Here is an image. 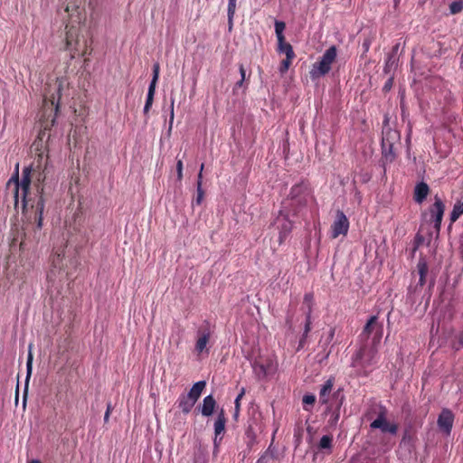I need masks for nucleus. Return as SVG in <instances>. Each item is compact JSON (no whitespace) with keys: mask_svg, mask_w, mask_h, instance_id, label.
Here are the masks:
<instances>
[{"mask_svg":"<svg viewBox=\"0 0 463 463\" xmlns=\"http://www.w3.org/2000/svg\"><path fill=\"white\" fill-rule=\"evenodd\" d=\"M46 168L47 162L45 163L44 169L37 175L34 183L35 193L33 194L31 191V167H25L23 170L21 181H19L18 172H16V174L8 180L6 184L7 189H12L14 204L17 205L21 198L23 213L28 220L35 222L39 230L43 227V213L44 210L43 184L46 179Z\"/></svg>","mask_w":463,"mask_h":463,"instance_id":"obj_1","label":"nucleus"},{"mask_svg":"<svg viewBox=\"0 0 463 463\" xmlns=\"http://www.w3.org/2000/svg\"><path fill=\"white\" fill-rule=\"evenodd\" d=\"M78 266L75 258H66L63 251L52 256L51 268L47 272V280L52 283L50 287L62 288L64 283L71 280Z\"/></svg>","mask_w":463,"mask_h":463,"instance_id":"obj_2","label":"nucleus"},{"mask_svg":"<svg viewBox=\"0 0 463 463\" xmlns=\"http://www.w3.org/2000/svg\"><path fill=\"white\" fill-rule=\"evenodd\" d=\"M314 200L312 189L307 182L301 181L294 184L289 191L284 208L297 216L305 210L310 201Z\"/></svg>","mask_w":463,"mask_h":463,"instance_id":"obj_3","label":"nucleus"},{"mask_svg":"<svg viewBox=\"0 0 463 463\" xmlns=\"http://www.w3.org/2000/svg\"><path fill=\"white\" fill-rule=\"evenodd\" d=\"M378 362L377 350L373 346L360 348L352 358V366L361 375H367Z\"/></svg>","mask_w":463,"mask_h":463,"instance_id":"obj_4","label":"nucleus"},{"mask_svg":"<svg viewBox=\"0 0 463 463\" xmlns=\"http://www.w3.org/2000/svg\"><path fill=\"white\" fill-rule=\"evenodd\" d=\"M64 50L70 52L71 60L74 59L76 55L84 56L87 54V41H80L79 27L70 24L65 26Z\"/></svg>","mask_w":463,"mask_h":463,"instance_id":"obj_5","label":"nucleus"},{"mask_svg":"<svg viewBox=\"0 0 463 463\" xmlns=\"http://www.w3.org/2000/svg\"><path fill=\"white\" fill-rule=\"evenodd\" d=\"M337 56V49L335 45L330 46L320 59L312 65L309 71L310 78L317 80L326 75L332 68V64L335 61Z\"/></svg>","mask_w":463,"mask_h":463,"instance_id":"obj_6","label":"nucleus"},{"mask_svg":"<svg viewBox=\"0 0 463 463\" xmlns=\"http://www.w3.org/2000/svg\"><path fill=\"white\" fill-rule=\"evenodd\" d=\"M205 386V381L196 382L187 393H182L179 396L177 405L183 413L188 414L192 411Z\"/></svg>","mask_w":463,"mask_h":463,"instance_id":"obj_7","label":"nucleus"},{"mask_svg":"<svg viewBox=\"0 0 463 463\" xmlns=\"http://www.w3.org/2000/svg\"><path fill=\"white\" fill-rule=\"evenodd\" d=\"M68 85L69 83L67 79L64 77L57 78L52 85H49L50 90L44 97L43 103L44 107H48L49 103L51 107H54V117H56L59 111L60 100L61 99L63 90L68 88Z\"/></svg>","mask_w":463,"mask_h":463,"instance_id":"obj_8","label":"nucleus"},{"mask_svg":"<svg viewBox=\"0 0 463 463\" xmlns=\"http://www.w3.org/2000/svg\"><path fill=\"white\" fill-rule=\"evenodd\" d=\"M253 373L258 379H264L277 372L278 363L273 356L259 357L252 363Z\"/></svg>","mask_w":463,"mask_h":463,"instance_id":"obj_9","label":"nucleus"},{"mask_svg":"<svg viewBox=\"0 0 463 463\" xmlns=\"http://www.w3.org/2000/svg\"><path fill=\"white\" fill-rule=\"evenodd\" d=\"M349 220L343 211H336L335 220L330 227V238L336 239L340 235L345 236L349 230Z\"/></svg>","mask_w":463,"mask_h":463,"instance_id":"obj_10","label":"nucleus"},{"mask_svg":"<svg viewBox=\"0 0 463 463\" xmlns=\"http://www.w3.org/2000/svg\"><path fill=\"white\" fill-rule=\"evenodd\" d=\"M212 333V329L208 323H205L204 326L198 329L194 346L195 352L198 354H203V352L208 353L207 345L210 341Z\"/></svg>","mask_w":463,"mask_h":463,"instance_id":"obj_11","label":"nucleus"},{"mask_svg":"<svg viewBox=\"0 0 463 463\" xmlns=\"http://www.w3.org/2000/svg\"><path fill=\"white\" fill-rule=\"evenodd\" d=\"M454 422V414L449 409H443L439 413L437 420V424L439 431L449 436L451 433V430Z\"/></svg>","mask_w":463,"mask_h":463,"instance_id":"obj_12","label":"nucleus"},{"mask_svg":"<svg viewBox=\"0 0 463 463\" xmlns=\"http://www.w3.org/2000/svg\"><path fill=\"white\" fill-rule=\"evenodd\" d=\"M276 223L278 224V229L279 232V243L282 244L291 232L293 222L288 219V214H284L282 211H280L279 216L276 219Z\"/></svg>","mask_w":463,"mask_h":463,"instance_id":"obj_13","label":"nucleus"},{"mask_svg":"<svg viewBox=\"0 0 463 463\" xmlns=\"http://www.w3.org/2000/svg\"><path fill=\"white\" fill-rule=\"evenodd\" d=\"M445 212V204L438 196L435 197L434 203L430 208L431 219L434 222V229L439 233L440 231L441 222Z\"/></svg>","mask_w":463,"mask_h":463,"instance_id":"obj_14","label":"nucleus"},{"mask_svg":"<svg viewBox=\"0 0 463 463\" xmlns=\"http://www.w3.org/2000/svg\"><path fill=\"white\" fill-rule=\"evenodd\" d=\"M383 137L382 139V147L383 153L386 158L390 157L392 161L394 158V154L392 151L393 142L392 140L398 137V134L396 131H392V129H387L383 132Z\"/></svg>","mask_w":463,"mask_h":463,"instance_id":"obj_15","label":"nucleus"},{"mask_svg":"<svg viewBox=\"0 0 463 463\" xmlns=\"http://www.w3.org/2000/svg\"><path fill=\"white\" fill-rule=\"evenodd\" d=\"M428 272L429 268L427 261L424 257H420L417 264V269L412 273L414 279L418 277L416 287L422 288L426 285Z\"/></svg>","mask_w":463,"mask_h":463,"instance_id":"obj_16","label":"nucleus"},{"mask_svg":"<svg viewBox=\"0 0 463 463\" xmlns=\"http://www.w3.org/2000/svg\"><path fill=\"white\" fill-rule=\"evenodd\" d=\"M313 305V294L308 292L304 297L303 306L307 307L306 323L304 327L303 338H306L311 330V312Z\"/></svg>","mask_w":463,"mask_h":463,"instance_id":"obj_17","label":"nucleus"},{"mask_svg":"<svg viewBox=\"0 0 463 463\" xmlns=\"http://www.w3.org/2000/svg\"><path fill=\"white\" fill-rule=\"evenodd\" d=\"M225 423H226V418H225V415H224V411L222 409L221 411L218 413V416H217V418H216V420L214 421V434H215V437H214L213 442H214V446L215 447H218V443H219L218 436L224 432Z\"/></svg>","mask_w":463,"mask_h":463,"instance_id":"obj_18","label":"nucleus"},{"mask_svg":"<svg viewBox=\"0 0 463 463\" xmlns=\"http://www.w3.org/2000/svg\"><path fill=\"white\" fill-rule=\"evenodd\" d=\"M334 387V380L328 379L321 386L319 391V402L322 404H327L329 402V396Z\"/></svg>","mask_w":463,"mask_h":463,"instance_id":"obj_19","label":"nucleus"},{"mask_svg":"<svg viewBox=\"0 0 463 463\" xmlns=\"http://www.w3.org/2000/svg\"><path fill=\"white\" fill-rule=\"evenodd\" d=\"M430 188L424 182L418 184L414 189V200L418 203H421L428 196Z\"/></svg>","mask_w":463,"mask_h":463,"instance_id":"obj_20","label":"nucleus"},{"mask_svg":"<svg viewBox=\"0 0 463 463\" xmlns=\"http://www.w3.org/2000/svg\"><path fill=\"white\" fill-rule=\"evenodd\" d=\"M215 406H216L215 399L213 398V395H208L203 398L202 408H201V413L205 417H209L213 413Z\"/></svg>","mask_w":463,"mask_h":463,"instance_id":"obj_21","label":"nucleus"},{"mask_svg":"<svg viewBox=\"0 0 463 463\" xmlns=\"http://www.w3.org/2000/svg\"><path fill=\"white\" fill-rule=\"evenodd\" d=\"M387 420V409L383 406H378V413L377 418L371 422L370 427L372 429H378V427H382L383 422Z\"/></svg>","mask_w":463,"mask_h":463,"instance_id":"obj_22","label":"nucleus"},{"mask_svg":"<svg viewBox=\"0 0 463 463\" xmlns=\"http://www.w3.org/2000/svg\"><path fill=\"white\" fill-rule=\"evenodd\" d=\"M278 52L280 53H285L286 57L288 59L295 58V52L290 43H287L285 39L281 42H278Z\"/></svg>","mask_w":463,"mask_h":463,"instance_id":"obj_23","label":"nucleus"},{"mask_svg":"<svg viewBox=\"0 0 463 463\" xmlns=\"http://www.w3.org/2000/svg\"><path fill=\"white\" fill-rule=\"evenodd\" d=\"M463 214V200H458L450 213V224L454 223L456 221L459 219V217Z\"/></svg>","mask_w":463,"mask_h":463,"instance_id":"obj_24","label":"nucleus"},{"mask_svg":"<svg viewBox=\"0 0 463 463\" xmlns=\"http://www.w3.org/2000/svg\"><path fill=\"white\" fill-rule=\"evenodd\" d=\"M236 2H237V0H228L227 13H228V24H229L230 29H232V27L233 25V17H234L235 11H236Z\"/></svg>","mask_w":463,"mask_h":463,"instance_id":"obj_25","label":"nucleus"},{"mask_svg":"<svg viewBox=\"0 0 463 463\" xmlns=\"http://www.w3.org/2000/svg\"><path fill=\"white\" fill-rule=\"evenodd\" d=\"M379 430H381L382 432H388L392 435H396L398 431V425L396 423H391L387 420L383 422L382 427H378Z\"/></svg>","mask_w":463,"mask_h":463,"instance_id":"obj_26","label":"nucleus"},{"mask_svg":"<svg viewBox=\"0 0 463 463\" xmlns=\"http://www.w3.org/2000/svg\"><path fill=\"white\" fill-rule=\"evenodd\" d=\"M285 28H286V24L284 22L278 21V20L275 21V33H276L278 42L282 43V40L285 39V36L283 33Z\"/></svg>","mask_w":463,"mask_h":463,"instance_id":"obj_27","label":"nucleus"},{"mask_svg":"<svg viewBox=\"0 0 463 463\" xmlns=\"http://www.w3.org/2000/svg\"><path fill=\"white\" fill-rule=\"evenodd\" d=\"M316 402V396L314 394H306L303 396L302 402L305 411H309V406H313Z\"/></svg>","mask_w":463,"mask_h":463,"instance_id":"obj_28","label":"nucleus"},{"mask_svg":"<svg viewBox=\"0 0 463 463\" xmlns=\"http://www.w3.org/2000/svg\"><path fill=\"white\" fill-rule=\"evenodd\" d=\"M463 10V0L454 1L449 5V11L452 14L460 13Z\"/></svg>","mask_w":463,"mask_h":463,"instance_id":"obj_29","label":"nucleus"},{"mask_svg":"<svg viewBox=\"0 0 463 463\" xmlns=\"http://www.w3.org/2000/svg\"><path fill=\"white\" fill-rule=\"evenodd\" d=\"M425 242V238L422 234L417 233L414 237L413 241V249L412 253H415L416 250L419 249L420 246H421Z\"/></svg>","mask_w":463,"mask_h":463,"instance_id":"obj_30","label":"nucleus"},{"mask_svg":"<svg viewBox=\"0 0 463 463\" xmlns=\"http://www.w3.org/2000/svg\"><path fill=\"white\" fill-rule=\"evenodd\" d=\"M203 195H204V192L202 188V183L197 182V194H196V197H195L194 203H196L197 205H200L203 199Z\"/></svg>","mask_w":463,"mask_h":463,"instance_id":"obj_31","label":"nucleus"},{"mask_svg":"<svg viewBox=\"0 0 463 463\" xmlns=\"http://www.w3.org/2000/svg\"><path fill=\"white\" fill-rule=\"evenodd\" d=\"M292 60L293 59H288V57H286V59L281 61L279 66V71L281 73H285L289 69Z\"/></svg>","mask_w":463,"mask_h":463,"instance_id":"obj_32","label":"nucleus"},{"mask_svg":"<svg viewBox=\"0 0 463 463\" xmlns=\"http://www.w3.org/2000/svg\"><path fill=\"white\" fill-rule=\"evenodd\" d=\"M332 439L330 437L325 435L320 439L319 446L322 449H328L331 447Z\"/></svg>","mask_w":463,"mask_h":463,"instance_id":"obj_33","label":"nucleus"},{"mask_svg":"<svg viewBox=\"0 0 463 463\" xmlns=\"http://www.w3.org/2000/svg\"><path fill=\"white\" fill-rule=\"evenodd\" d=\"M394 63H395L394 56L393 55H389L387 60H386V62H385L384 72L385 73H389L391 68L394 65Z\"/></svg>","mask_w":463,"mask_h":463,"instance_id":"obj_34","label":"nucleus"},{"mask_svg":"<svg viewBox=\"0 0 463 463\" xmlns=\"http://www.w3.org/2000/svg\"><path fill=\"white\" fill-rule=\"evenodd\" d=\"M376 320L377 317L375 316L371 317L364 326V331L367 334H370L372 331V326L376 323Z\"/></svg>","mask_w":463,"mask_h":463,"instance_id":"obj_35","label":"nucleus"},{"mask_svg":"<svg viewBox=\"0 0 463 463\" xmlns=\"http://www.w3.org/2000/svg\"><path fill=\"white\" fill-rule=\"evenodd\" d=\"M29 349H31V345L29 346ZM32 367H33V354H32L31 350H29L27 362H26L27 377H29V375L32 373Z\"/></svg>","mask_w":463,"mask_h":463,"instance_id":"obj_36","label":"nucleus"},{"mask_svg":"<svg viewBox=\"0 0 463 463\" xmlns=\"http://www.w3.org/2000/svg\"><path fill=\"white\" fill-rule=\"evenodd\" d=\"M153 101H154V97L146 95V100L145 107H144V114L145 115L148 114V112L152 107Z\"/></svg>","mask_w":463,"mask_h":463,"instance_id":"obj_37","label":"nucleus"},{"mask_svg":"<svg viewBox=\"0 0 463 463\" xmlns=\"http://www.w3.org/2000/svg\"><path fill=\"white\" fill-rule=\"evenodd\" d=\"M183 161L182 159H177L176 162V172H177V179L181 181L183 179Z\"/></svg>","mask_w":463,"mask_h":463,"instance_id":"obj_38","label":"nucleus"},{"mask_svg":"<svg viewBox=\"0 0 463 463\" xmlns=\"http://www.w3.org/2000/svg\"><path fill=\"white\" fill-rule=\"evenodd\" d=\"M160 67L158 63H155L153 66V79L152 80L157 81L159 77Z\"/></svg>","mask_w":463,"mask_h":463,"instance_id":"obj_39","label":"nucleus"},{"mask_svg":"<svg viewBox=\"0 0 463 463\" xmlns=\"http://www.w3.org/2000/svg\"><path fill=\"white\" fill-rule=\"evenodd\" d=\"M392 84H393V78L391 77L384 83L383 90L385 91V92H388L392 88Z\"/></svg>","mask_w":463,"mask_h":463,"instance_id":"obj_40","label":"nucleus"},{"mask_svg":"<svg viewBox=\"0 0 463 463\" xmlns=\"http://www.w3.org/2000/svg\"><path fill=\"white\" fill-rule=\"evenodd\" d=\"M174 103H175V99H171V105H170V118H169V128H172V125H173V122H174V118H175Z\"/></svg>","mask_w":463,"mask_h":463,"instance_id":"obj_41","label":"nucleus"},{"mask_svg":"<svg viewBox=\"0 0 463 463\" xmlns=\"http://www.w3.org/2000/svg\"><path fill=\"white\" fill-rule=\"evenodd\" d=\"M156 82L157 81L151 80L148 87L147 96H155Z\"/></svg>","mask_w":463,"mask_h":463,"instance_id":"obj_42","label":"nucleus"},{"mask_svg":"<svg viewBox=\"0 0 463 463\" xmlns=\"http://www.w3.org/2000/svg\"><path fill=\"white\" fill-rule=\"evenodd\" d=\"M234 405H235V409H234L233 417L235 419H237V417L239 416V412H240L241 402H239L238 399H235Z\"/></svg>","mask_w":463,"mask_h":463,"instance_id":"obj_43","label":"nucleus"},{"mask_svg":"<svg viewBox=\"0 0 463 463\" xmlns=\"http://www.w3.org/2000/svg\"><path fill=\"white\" fill-rule=\"evenodd\" d=\"M112 411V407H111V404L109 403L107 405V410H106V412H105V415H104V421L105 422H108L109 421V415H110V412Z\"/></svg>","mask_w":463,"mask_h":463,"instance_id":"obj_44","label":"nucleus"},{"mask_svg":"<svg viewBox=\"0 0 463 463\" xmlns=\"http://www.w3.org/2000/svg\"><path fill=\"white\" fill-rule=\"evenodd\" d=\"M239 70H240V74H241L242 80H245L246 71H245V69L242 64L240 65Z\"/></svg>","mask_w":463,"mask_h":463,"instance_id":"obj_45","label":"nucleus"},{"mask_svg":"<svg viewBox=\"0 0 463 463\" xmlns=\"http://www.w3.org/2000/svg\"><path fill=\"white\" fill-rule=\"evenodd\" d=\"M245 388H241L239 394L237 395L236 399H238L239 402L242 399V397L245 395Z\"/></svg>","mask_w":463,"mask_h":463,"instance_id":"obj_46","label":"nucleus"},{"mask_svg":"<svg viewBox=\"0 0 463 463\" xmlns=\"http://www.w3.org/2000/svg\"><path fill=\"white\" fill-rule=\"evenodd\" d=\"M203 167H204V165L202 164L200 172L198 174V180H197V182H201L202 183Z\"/></svg>","mask_w":463,"mask_h":463,"instance_id":"obj_47","label":"nucleus"},{"mask_svg":"<svg viewBox=\"0 0 463 463\" xmlns=\"http://www.w3.org/2000/svg\"><path fill=\"white\" fill-rule=\"evenodd\" d=\"M334 335H335V330L334 329H330L329 331V335L327 336V342L329 343L330 341H332V339L334 338Z\"/></svg>","mask_w":463,"mask_h":463,"instance_id":"obj_48","label":"nucleus"},{"mask_svg":"<svg viewBox=\"0 0 463 463\" xmlns=\"http://www.w3.org/2000/svg\"><path fill=\"white\" fill-rule=\"evenodd\" d=\"M243 81H244V80H242V79H241V80H239V81L236 83V86H237V87H241V86H242V84H243Z\"/></svg>","mask_w":463,"mask_h":463,"instance_id":"obj_49","label":"nucleus"},{"mask_svg":"<svg viewBox=\"0 0 463 463\" xmlns=\"http://www.w3.org/2000/svg\"><path fill=\"white\" fill-rule=\"evenodd\" d=\"M27 463H41V462L38 459H32V460L28 461Z\"/></svg>","mask_w":463,"mask_h":463,"instance_id":"obj_50","label":"nucleus"},{"mask_svg":"<svg viewBox=\"0 0 463 463\" xmlns=\"http://www.w3.org/2000/svg\"><path fill=\"white\" fill-rule=\"evenodd\" d=\"M257 463H260V460H258V461H257Z\"/></svg>","mask_w":463,"mask_h":463,"instance_id":"obj_51","label":"nucleus"}]
</instances>
